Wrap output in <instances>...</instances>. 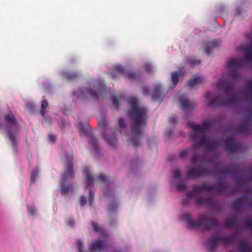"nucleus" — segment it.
I'll use <instances>...</instances> for the list:
<instances>
[{
  "label": "nucleus",
  "mask_w": 252,
  "mask_h": 252,
  "mask_svg": "<svg viewBox=\"0 0 252 252\" xmlns=\"http://www.w3.org/2000/svg\"><path fill=\"white\" fill-rule=\"evenodd\" d=\"M102 137L107 143L112 147H114L117 144V139L115 134L111 130L106 129L103 131Z\"/></svg>",
  "instance_id": "obj_11"
},
{
  "label": "nucleus",
  "mask_w": 252,
  "mask_h": 252,
  "mask_svg": "<svg viewBox=\"0 0 252 252\" xmlns=\"http://www.w3.org/2000/svg\"><path fill=\"white\" fill-rule=\"evenodd\" d=\"M66 224L68 226L72 227L75 225V221L72 219L70 218L66 220Z\"/></svg>",
  "instance_id": "obj_35"
},
{
  "label": "nucleus",
  "mask_w": 252,
  "mask_h": 252,
  "mask_svg": "<svg viewBox=\"0 0 252 252\" xmlns=\"http://www.w3.org/2000/svg\"><path fill=\"white\" fill-rule=\"evenodd\" d=\"M77 127L80 133H87L86 130L84 129L83 126L81 124L79 125Z\"/></svg>",
  "instance_id": "obj_38"
},
{
  "label": "nucleus",
  "mask_w": 252,
  "mask_h": 252,
  "mask_svg": "<svg viewBox=\"0 0 252 252\" xmlns=\"http://www.w3.org/2000/svg\"><path fill=\"white\" fill-rule=\"evenodd\" d=\"M88 141L90 144L93 147L94 150L97 151L98 150V146L96 139L90 136L88 137Z\"/></svg>",
  "instance_id": "obj_24"
},
{
  "label": "nucleus",
  "mask_w": 252,
  "mask_h": 252,
  "mask_svg": "<svg viewBox=\"0 0 252 252\" xmlns=\"http://www.w3.org/2000/svg\"><path fill=\"white\" fill-rule=\"evenodd\" d=\"M178 119L177 117L173 116H171L169 119V122L171 124H174L177 122Z\"/></svg>",
  "instance_id": "obj_42"
},
{
  "label": "nucleus",
  "mask_w": 252,
  "mask_h": 252,
  "mask_svg": "<svg viewBox=\"0 0 252 252\" xmlns=\"http://www.w3.org/2000/svg\"><path fill=\"white\" fill-rule=\"evenodd\" d=\"M177 188L179 190H184L185 189L186 186L184 183H179L176 185Z\"/></svg>",
  "instance_id": "obj_34"
},
{
  "label": "nucleus",
  "mask_w": 252,
  "mask_h": 252,
  "mask_svg": "<svg viewBox=\"0 0 252 252\" xmlns=\"http://www.w3.org/2000/svg\"><path fill=\"white\" fill-rule=\"evenodd\" d=\"M240 64H235V63H234V64H229V68H234V67H236L238 65H239Z\"/></svg>",
  "instance_id": "obj_50"
},
{
  "label": "nucleus",
  "mask_w": 252,
  "mask_h": 252,
  "mask_svg": "<svg viewBox=\"0 0 252 252\" xmlns=\"http://www.w3.org/2000/svg\"><path fill=\"white\" fill-rule=\"evenodd\" d=\"M205 98L208 101V104L211 105L220 106L226 103L224 100L220 101L218 100H214L215 94L210 93H208L205 94Z\"/></svg>",
  "instance_id": "obj_14"
},
{
  "label": "nucleus",
  "mask_w": 252,
  "mask_h": 252,
  "mask_svg": "<svg viewBox=\"0 0 252 252\" xmlns=\"http://www.w3.org/2000/svg\"><path fill=\"white\" fill-rule=\"evenodd\" d=\"M77 247L78 252H84L83 251V242L81 240H78L77 241Z\"/></svg>",
  "instance_id": "obj_32"
},
{
  "label": "nucleus",
  "mask_w": 252,
  "mask_h": 252,
  "mask_svg": "<svg viewBox=\"0 0 252 252\" xmlns=\"http://www.w3.org/2000/svg\"><path fill=\"white\" fill-rule=\"evenodd\" d=\"M146 70H147V71L149 73H150L152 72L151 70V67H150V64H147L145 67Z\"/></svg>",
  "instance_id": "obj_48"
},
{
  "label": "nucleus",
  "mask_w": 252,
  "mask_h": 252,
  "mask_svg": "<svg viewBox=\"0 0 252 252\" xmlns=\"http://www.w3.org/2000/svg\"><path fill=\"white\" fill-rule=\"evenodd\" d=\"M119 126L120 128H123L125 126V122L123 119L121 118L118 121Z\"/></svg>",
  "instance_id": "obj_37"
},
{
  "label": "nucleus",
  "mask_w": 252,
  "mask_h": 252,
  "mask_svg": "<svg viewBox=\"0 0 252 252\" xmlns=\"http://www.w3.org/2000/svg\"><path fill=\"white\" fill-rule=\"evenodd\" d=\"M142 92L145 95H148L150 93V89L148 87H144L142 89Z\"/></svg>",
  "instance_id": "obj_41"
},
{
  "label": "nucleus",
  "mask_w": 252,
  "mask_h": 252,
  "mask_svg": "<svg viewBox=\"0 0 252 252\" xmlns=\"http://www.w3.org/2000/svg\"><path fill=\"white\" fill-rule=\"evenodd\" d=\"M239 243V250L240 252H252L247 241H239L235 235H226L216 234L213 235L207 244V250L209 252H213L220 244L224 246H235Z\"/></svg>",
  "instance_id": "obj_3"
},
{
  "label": "nucleus",
  "mask_w": 252,
  "mask_h": 252,
  "mask_svg": "<svg viewBox=\"0 0 252 252\" xmlns=\"http://www.w3.org/2000/svg\"><path fill=\"white\" fill-rule=\"evenodd\" d=\"M219 45L218 41L214 40L210 42L206 43L204 44V51L205 53L209 56L212 51L215 48L217 47Z\"/></svg>",
  "instance_id": "obj_16"
},
{
  "label": "nucleus",
  "mask_w": 252,
  "mask_h": 252,
  "mask_svg": "<svg viewBox=\"0 0 252 252\" xmlns=\"http://www.w3.org/2000/svg\"><path fill=\"white\" fill-rule=\"evenodd\" d=\"M227 147L230 149H233L235 146V143L231 138H228L226 140Z\"/></svg>",
  "instance_id": "obj_29"
},
{
  "label": "nucleus",
  "mask_w": 252,
  "mask_h": 252,
  "mask_svg": "<svg viewBox=\"0 0 252 252\" xmlns=\"http://www.w3.org/2000/svg\"><path fill=\"white\" fill-rule=\"evenodd\" d=\"M182 108L185 111H189L195 107V105L185 95H182L178 99Z\"/></svg>",
  "instance_id": "obj_12"
},
{
  "label": "nucleus",
  "mask_w": 252,
  "mask_h": 252,
  "mask_svg": "<svg viewBox=\"0 0 252 252\" xmlns=\"http://www.w3.org/2000/svg\"><path fill=\"white\" fill-rule=\"evenodd\" d=\"M235 223V220L233 219H229L225 221L224 224L227 227H232Z\"/></svg>",
  "instance_id": "obj_28"
},
{
  "label": "nucleus",
  "mask_w": 252,
  "mask_h": 252,
  "mask_svg": "<svg viewBox=\"0 0 252 252\" xmlns=\"http://www.w3.org/2000/svg\"><path fill=\"white\" fill-rule=\"evenodd\" d=\"M97 178L102 182L106 181V177L103 175H100L97 177Z\"/></svg>",
  "instance_id": "obj_46"
},
{
  "label": "nucleus",
  "mask_w": 252,
  "mask_h": 252,
  "mask_svg": "<svg viewBox=\"0 0 252 252\" xmlns=\"http://www.w3.org/2000/svg\"><path fill=\"white\" fill-rule=\"evenodd\" d=\"M66 166L65 172L63 175L61 181V193L63 195H66L72 190V186L69 183L70 180L74 176L73 165L71 162L73 158L72 154H67L65 156Z\"/></svg>",
  "instance_id": "obj_7"
},
{
  "label": "nucleus",
  "mask_w": 252,
  "mask_h": 252,
  "mask_svg": "<svg viewBox=\"0 0 252 252\" xmlns=\"http://www.w3.org/2000/svg\"><path fill=\"white\" fill-rule=\"evenodd\" d=\"M62 74L64 78L68 80L74 79L78 76V74L76 73L68 70L63 71Z\"/></svg>",
  "instance_id": "obj_23"
},
{
  "label": "nucleus",
  "mask_w": 252,
  "mask_h": 252,
  "mask_svg": "<svg viewBox=\"0 0 252 252\" xmlns=\"http://www.w3.org/2000/svg\"><path fill=\"white\" fill-rule=\"evenodd\" d=\"M189 151V149H185L182 150L180 152V156L181 158L185 157L188 153Z\"/></svg>",
  "instance_id": "obj_36"
},
{
  "label": "nucleus",
  "mask_w": 252,
  "mask_h": 252,
  "mask_svg": "<svg viewBox=\"0 0 252 252\" xmlns=\"http://www.w3.org/2000/svg\"><path fill=\"white\" fill-rule=\"evenodd\" d=\"M27 210L29 214L34 216L36 214V210L33 205H28L27 206Z\"/></svg>",
  "instance_id": "obj_26"
},
{
  "label": "nucleus",
  "mask_w": 252,
  "mask_h": 252,
  "mask_svg": "<svg viewBox=\"0 0 252 252\" xmlns=\"http://www.w3.org/2000/svg\"><path fill=\"white\" fill-rule=\"evenodd\" d=\"M188 125L192 128V131L190 134V138L194 140L193 148L204 147L207 151H212L219 145V142L216 138H208L206 134L211 126V123L207 122L202 125H197L194 123H189Z\"/></svg>",
  "instance_id": "obj_2"
},
{
  "label": "nucleus",
  "mask_w": 252,
  "mask_h": 252,
  "mask_svg": "<svg viewBox=\"0 0 252 252\" xmlns=\"http://www.w3.org/2000/svg\"><path fill=\"white\" fill-rule=\"evenodd\" d=\"M94 192L90 190L89 192V202L90 206H92L93 205L94 203Z\"/></svg>",
  "instance_id": "obj_31"
},
{
  "label": "nucleus",
  "mask_w": 252,
  "mask_h": 252,
  "mask_svg": "<svg viewBox=\"0 0 252 252\" xmlns=\"http://www.w3.org/2000/svg\"><path fill=\"white\" fill-rule=\"evenodd\" d=\"M172 175L173 178L177 179L180 177L181 176V173L179 170L177 169H175L173 170L172 171Z\"/></svg>",
  "instance_id": "obj_30"
},
{
  "label": "nucleus",
  "mask_w": 252,
  "mask_h": 252,
  "mask_svg": "<svg viewBox=\"0 0 252 252\" xmlns=\"http://www.w3.org/2000/svg\"><path fill=\"white\" fill-rule=\"evenodd\" d=\"M203 81V77L201 75H196L189 81L188 84L190 88H193L201 83Z\"/></svg>",
  "instance_id": "obj_19"
},
{
  "label": "nucleus",
  "mask_w": 252,
  "mask_h": 252,
  "mask_svg": "<svg viewBox=\"0 0 252 252\" xmlns=\"http://www.w3.org/2000/svg\"><path fill=\"white\" fill-rule=\"evenodd\" d=\"M110 209H112V206L111 205L110 206Z\"/></svg>",
  "instance_id": "obj_53"
},
{
  "label": "nucleus",
  "mask_w": 252,
  "mask_h": 252,
  "mask_svg": "<svg viewBox=\"0 0 252 252\" xmlns=\"http://www.w3.org/2000/svg\"><path fill=\"white\" fill-rule=\"evenodd\" d=\"M181 219L187 223L189 227L192 229L207 230L217 227L219 225L218 220L215 219L201 217L197 220H193L191 216L188 214L183 215Z\"/></svg>",
  "instance_id": "obj_6"
},
{
  "label": "nucleus",
  "mask_w": 252,
  "mask_h": 252,
  "mask_svg": "<svg viewBox=\"0 0 252 252\" xmlns=\"http://www.w3.org/2000/svg\"><path fill=\"white\" fill-rule=\"evenodd\" d=\"M184 73L181 70L179 72H174L171 74V81L172 83V88H174L178 82L179 78L181 76H183Z\"/></svg>",
  "instance_id": "obj_21"
},
{
  "label": "nucleus",
  "mask_w": 252,
  "mask_h": 252,
  "mask_svg": "<svg viewBox=\"0 0 252 252\" xmlns=\"http://www.w3.org/2000/svg\"><path fill=\"white\" fill-rule=\"evenodd\" d=\"M112 76H113V77H115L114 76H113V75L112 74Z\"/></svg>",
  "instance_id": "obj_55"
},
{
  "label": "nucleus",
  "mask_w": 252,
  "mask_h": 252,
  "mask_svg": "<svg viewBox=\"0 0 252 252\" xmlns=\"http://www.w3.org/2000/svg\"><path fill=\"white\" fill-rule=\"evenodd\" d=\"M239 131L244 133H249L252 130V126L248 121L242 123L238 127Z\"/></svg>",
  "instance_id": "obj_18"
},
{
  "label": "nucleus",
  "mask_w": 252,
  "mask_h": 252,
  "mask_svg": "<svg viewBox=\"0 0 252 252\" xmlns=\"http://www.w3.org/2000/svg\"><path fill=\"white\" fill-rule=\"evenodd\" d=\"M48 137L49 140L51 142L53 143L56 140V136L53 134H49Z\"/></svg>",
  "instance_id": "obj_43"
},
{
  "label": "nucleus",
  "mask_w": 252,
  "mask_h": 252,
  "mask_svg": "<svg viewBox=\"0 0 252 252\" xmlns=\"http://www.w3.org/2000/svg\"><path fill=\"white\" fill-rule=\"evenodd\" d=\"M90 89H80L73 93V101L85 99L90 97L94 99L98 97L101 92L105 88L103 81L98 79L92 82L90 85Z\"/></svg>",
  "instance_id": "obj_5"
},
{
  "label": "nucleus",
  "mask_w": 252,
  "mask_h": 252,
  "mask_svg": "<svg viewBox=\"0 0 252 252\" xmlns=\"http://www.w3.org/2000/svg\"><path fill=\"white\" fill-rule=\"evenodd\" d=\"M48 106V103L46 100H43L41 105V111L40 113L42 117H44L45 115V109Z\"/></svg>",
  "instance_id": "obj_27"
},
{
  "label": "nucleus",
  "mask_w": 252,
  "mask_h": 252,
  "mask_svg": "<svg viewBox=\"0 0 252 252\" xmlns=\"http://www.w3.org/2000/svg\"><path fill=\"white\" fill-rule=\"evenodd\" d=\"M200 61H192L190 63H200Z\"/></svg>",
  "instance_id": "obj_51"
},
{
  "label": "nucleus",
  "mask_w": 252,
  "mask_h": 252,
  "mask_svg": "<svg viewBox=\"0 0 252 252\" xmlns=\"http://www.w3.org/2000/svg\"><path fill=\"white\" fill-rule=\"evenodd\" d=\"M80 203L82 206H85L86 204V198L84 195L81 196Z\"/></svg>",
  "instance_id": "obj_39"
},
{
  "label": "nucleus",
  "mask_w": 252,
  "mask_h": 252,
  "mask_svg": "<svg viewBox=\"0 0 252 252\" xmlns=\"http://www.w3.org/2000/svg\"><path fill=\"white\" fill-rule=\"evenodd\" d=\"M232 97L235 98V96L234 95H232Z\"/></svg>",
  "instance_id": "obj_54"
},
{
  "label": "nucleus",
  "mask_w": 252,
  "mask_h": 252,
  "mask_svg": "<svg viewBox=\"0 0 252 252\" xmlns=\"http://www.w3.org/2000/svg\"><path fill=\"white\" fill-rule=\"evenodd\" d=\"M127 102L130 107L127 115L131 124V133L133 135L130 140L133 146H137L141 133V127L146 124L147 110L139 104L137 98L134 96L128 97Z\"/></svg>",
  "instance_id": "obj_1"
},
{
  "label": "nucleus",
  "mask_w": 252,
  "mask_h": 252,
  "mask_svg": "<svg viewBox=\"0 0 252 252\" xmlns=\"http://www.w3.org/2000/svg\"><path fill=\"white\" fill-rule=\"evenodd\" d=\"M91 225L93 230L103 236V238L102 240L99 239L92 242L89 247V250L90 251H93L104 250L107 247L108 242V237L106 236L104 230L94 222H92Z\"/></svg>",
  "instance_id": "obj_9"
},
{
  "label": "nucleus",
  "mask_w": 252,
  "mask_h": 252,
  "mask_svg": "<svg viewBox=\"0 0 252 252\" xmlns=\"http://www.w3.org/2000/svg\"><path fill=\"white\" fill-rule=\"evenodd\" d=\"M39 173V169L38 168H36L34 170H33L32 172L31 177V182L32 183H34Z\"/></svg>",
  "instance_id": "obj_25"
},
{
  "label": "nucleus",
  "mask_w": 252,
  "mask_h": 252,
  "mask_svg": "<svg viewBox=\"0 0 252 252\" xmlns=\"http://www.w3.org/2000/svg\"><path fill=\"white\" fill-rule=\"evenodd\" d=\"M199 159V157L197 155H194L192 158V161L193 163H195Z\"/></svg>",
  "instance_id": "obj_44"
},
{
  "label": "nucleus",
  "mask_w": 252,
  "mask_h": 252,
  "mask_svg": "<svg viewBox=\"0 0 252 252\" xmlns=\"http://www.w3.org/2000/svg\"><path fill=\"white\" fill-rule=\"evenodd\" d=\"M107 125V122L105 120H103L99 123V126L102 128H105Z\"/></svg>",
  "instance_id": "obj_40"
},
{
  "label": "nucleus",
  "mask_w": 252,
  "mask_h": 252,
  "mask_svg": "<svg viewBox=\"0 0 252 252\" xmlns=\"http://www.w3.org/2000/svg\"><path fill=\"white\" fill-rule=\"evenodd\" d=\"M5 129L7 135L14 148L16 147L19 130L16 118L13 113L5 115L4 118H0V130Z\"/></svg>",
  "instance_id": "obj_4"
},
{
  "label": "nucleus",
  "mask_w": 252,
  "mask_h": 252,
  "mask_svg": "<svg viewBox=\"0 0 252 252\" xmlns=\"http://www.w3.org/2000/svg\"><path fill=\"white\" fill-rule=\"evenodd\" d=\"M104 195H105V196L107 195V191H106V190H105V191H104Z\"/></svg>",
  "instance_id": "obj_52"
},
{
  "label": "nucleus",
  "mask_w": 252,
  "mask_h": 252,
  "mask_svg": "<svg viewBox=\"0 0 252 252\" xmlns=\"http://www.w3.org/2000/svg\"><path fill=\"white\" fill-rule=\"evenodd\" d=\"M245 36L251 42L247 44H242L237 48L243 53L244 58L233 57L226 63H244L245 61H252V32L246 33Z\"/></svg>",
  "instance_id": "obj_8"
},
{
  "label": "nucleus",
  "mask_w": 252,
  "mask_h": 252,
  "mask_svg": "<svg viewBox=\"0 0 252 252\" xmlns=\"http://www.w3.org/2000/svg\"><path fill=\"white\" fill-rule=\"evenodd\" d=\"M111 100L113 103V106L117 109L119 107V102L117 98L114 96H112Z\"/></svg>",
  "instance_id": "obj_33"
},
{
  "label": "nucleus",
  "mask_w": 252,
  "mask_h": 252,
  "mask_svg": "<svg viewBox=\"0 0 252 252\" xmlns=\"http://www.w3.org/2000/svg\"><path fill=\"white\" fill-rule=\"evenodd\" d=\"M247 93L249 94L252 96V83L250 85L248 88Z\"/></svg>",
  "instance_id": "obj_45"
},
{
  "label": "nucleus",
  "mask_w": 252,
  "mask_h": 252,
  "mask_svg": "<svg viewBox=\"0 0 252 252\" xmlns=\"http://www.w3.org/2000/svg\"><path fill=\"white\" fill-rule=\"evenodd\" d=\"M116 72L121 73L125 75L126 77L132 79H136L138 78V74L134 73L132 71H127L121 65H119L115 69Z\"/></svg>",
  "instance_id": "obj_13"
},
{
  "label": "nucleus",
  "mask_w": 252,
  "mask_h": 252,
  "mask_svg": "<svg viewBox=\"0 0 252 252\" xmlns=\"http://www.w3.org/2000/svg\"><path fill=\"white\" fill-rule=\"evenodd\" d=\"M218 86L220 90H224L225 93L227 94L229 92H233V87L228 85L226 82H219Z\"/></svg>",
  "instance_id": "obj_20"
},
{
  "label": "nucleus",
  "mask_w": 252,
  "mask_h": 252,
  "mask_svg": "<svg viewBox=\"0 0 252 252\" xmlns=\"http://www.w3.org/2000/svg\"><path fill=\"white\" fill-rule=\"evenodd\" d=\"M161 86L157 84L155 86L154 90L153 92V98L154 100H159L160 98Z\"/></svg>",
  "instance_id": "obj_22"
},
{
  "label": "nucleus",
  "mask_w": 252,
  "mask_h": 252,
  "mask_svg": "<svg viewBox=\"0 0 252 252\" xmlns=\"http://www.w3.org/2000/svg\"><path fill=\"white\" fill-rule=\"evenodd\" d=\"M204 174V171L200 167L191 168L187 173V177L189 178H195Z\"/></svg>",
  "instance_id": "obj_17"
},
{
  "label": "nucleus",
  "mask_w": 252,
  "mask_h": 252,
  "mask_svg": "<svg viewBox=\"0 0 252 252\" xmlns=\"http://www.w3.org/2000/svg\"><path fill=\"white\" fill-rule=\"evenodd\" d=\"M26 106L30 109L32 110L34 107V105L31 102H27Z\"/></svg>",
  "instance_id": "obj_47"
},
{
  "label": "nucleus",
  "mask_w": 252,
  "mask_h": 252,
  "mask_svg": "<svg viewBox=\"0 0 252 252\" xmlns=\"http://www.w3.org/2000/svg\"><path fill=\"white\" fill-rule=\"evenodd\" d=\"M83 170L87 187H92L94 184V178L91 174V169L89 167H85Z\"/></svg>",
  "instance_id": "obj_15"
},
{
  "label": "nucleus",
  "mask_w": 252,
  "mask_h": 252,
  "mask_svg": "<svg viewBox=\"0 0 252 252\" xmlns=\"http://www.w3.org/2000/svg\"><path fill=\"white\" fill-rule=\"evenodd\" d=\"M247 224L251 228L252 230V219L248 220L247 221Z\"/></svg>",
  "instance_id": "obj_49"
},
{
  "label": "nucleus",
  "mask_w": 252,
  "mask_h": 252,
  "mask_svg": "<svg viewBox=\"0 0 252 252\" xmlns=\"http://www.w3.org/2000/svg\"><path fill=\"white\" fill-rule=\"evenodd\" d=\"M210 190V187L205 184L194 185L193 186L192 192L188 194L187 198L189 199H195L197 204H206L208 202V198H200L198 197V196L205 190Z\"/></svg>",
  "instance_id": "obj_10"
}]
</instances>
